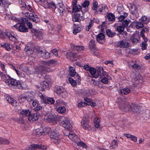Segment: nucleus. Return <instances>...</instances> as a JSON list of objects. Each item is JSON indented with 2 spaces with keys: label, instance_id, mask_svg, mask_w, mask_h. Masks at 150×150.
I'll return each instance as SVG.
<instances>
[{
  "label": "nucleus",
  "instance_id": "obj_1",
  "mask_svg": "<svg viewBox=\"0 0 150 150\" xmlns=\"http://www.w3.org/2000/svg\"><path fill=\"white\" fill-rule=\"evenodd\" d=\"M65 135L76 143L78 146H82L83 148L86 147L85 144L81 141L80 139L73 131L67 130L66 131Z\"/></svg>",
  "mask_w": 150,
  "mask_h": 150
},
{
  "label": "nucleus",
  "instance_id": "obj_2",
  "mask_svg": "<svg viewBox=\"0 0 150 150\" xmlns=\"http://www.w3.org/2000/svg\"><path fill=\"white\" fill-rule=\"evenodd\" d=\"M120 109L122 111L127 112L130 110V104L129 102L123 100L121 98H118L117 102Z\"/></svg>",
  "mask_w": 150,
  "mask_h": 150
},
{
  "label": "nucleus",
  "instance_id": "obj_3",
  "mask_svg": "<svg viewBox=\"0 0 150 150\" xmlns=\"http://www.w3.org/2000/svg\"><path fill=\"white\" fill-rule=\"evenodd\" d=\"M5 83L9 86L12 87L20 89H22L24 88V87L22 86V84L20 82L12 78L6 79L5 81Z\"/></svg>",
  "mask_w": 150,
  "mask_h": 150
},
{
  "label": "nucleus",
  "instance_id": "obj_4",
  "mask_svg": "<svg viewBox=\"0 0 150 150\" xmlns=\"http://www.w3.org/2000/svg\"><path fill=\"white\" fill-rule=\"evenodd\" d=\"M53 71V70L46 65L45 64L42 65L38 66L35 69V72L38 74H43L46 72H50Z\"/></svg>",
  "mask_w": 150,
  "mask_h": 150
},
{
  "label": "nucleus",
  "instance_id": "obj_5",
  "mask_svg": "<svg viewBox=\"0 0 150 150\" xmlns=\"http://www.w3.org/2000/svg\"><path fill=\"white\" fill-rule=\"evenodd\" d=\"M62 120L61 122V125L66 129L64 130V134H65L66 131L69 130L71 131L72 128V125L70 122L69 118L64 117H61L60 119Z\"/></svg>",
  "mask_w": 150,
  "mask_h": 150
},
{
  "label": "nucleus",
  "instance_id": "obj_6",
  "mask_svg": "<svg viewBox=\"0 0 150 150\" xmlns=\"http://www.w3.org/2000/svg\"><path fill=\"white\" fill-rule=\"evenodd\" d=\"M50 137L52 140L55 143L59 144L60 141L59 134L56 129L51 131L50 133Z\"/></svg>",
  "mask_w": 150,
  "mask_h": 150
},
{
  "label": "nucleus",
  "instance_id": "obj_7",
  "mask_svg": "<svg viewBox=\"0 0 150 150\" xmlns=\"http://www.w3.org/2000/svg\"><path fill=\"white\" fill-rule=\"evenodd\" d=\"M36 52L38 55L45 59H47L50 57V53L43 49L37 48L36 49Z\"/></svg>",
  "mask_w": 150,
  "mask_h": 150
},
{
  "label": "nucleus",
  "instance_id": "obj_8",
  "mask_svg": "<svg viewBox=\"0 0 150 150\" xmlns=\"http://www.w3.org/2000/svg\"><path fill=\"white\" fill-rule=\"evenodd\" d=\"M81 127L85 129H88L90 127L89 125V118L88 116L83 117L81 122Z\"/></svg>",
  "mask_w": 150,
  "mask_h": 150
},
{
  "label": "nucleus",
  "instance_id": "obj_9",
  "mask_svg": "<svg viewBox=\"0 0 150 150\" xmlns=\"http://www.w3.org/2000/svg\"><path fill=\"white\" fill-rule=\"evenodd\" d=\"M18 99L19 100L22 101L27 100L28 101H30L33 100V98L30 92H27L25 93L23 95L20 96Z\"/></svg>",
  "mask_w": 150,
  "mask_h": 150
},
{
  "label": "nucleus",
  "instance_id": "obj_10",
  "mask_svg": "<svg viewBox=\"0 0 150 150\" xmlns=\"http://www.w3.org/2000/svg\"><path fill=\"white\" fill-rule=\"evenodd\" d=\"M18 30L22 32H26L28 31V29L25 25V24L21 23L20 22H18L14 26Z\"/></svg>",
  "mask_w": 150,
  "mask_h": 150
},
{
  "label": "nucleus",
  "instance_id": "obj_11",
  "mask_svg": "<svg viewBox=\"0 0 150 150\" xmlns=\"http://www.w3.org/2000/svg\"><path fill=\"white\" fill-rule=\"evenodd\" d=\"M83 68L85 70L89 71L90 74L93 77L96 78L98 77V75H96V71L95 68L92 67H91L88 65H84Z\"/></svg>",
  "mask_w": 150,
  "mask_h": 150
},
{
  "label": "nucleus",
  "instance_id": "obj_12",
  "mask_svg": "<svg viewBox=\"0 0 150 150\" xmlns=\"http://www.w3.org/2000/svg\"><path fill=\"white\" fill-rule=\"evenodd\" d=\"M61 118V117L53 114L49 115L46 118L47 120L50 122H52L59 121Z\"/></svg>",
  "mask_w": 150,
  "mask_h": 150
},
{
  "label": "nucleus",
  "instance_id": "obj_13",
  "mask_svg": "<svg viewBox=\"0 0 150 150\" xmlns=\"http://www.w3.org/2000/svg\"><path fill=\"white\" fill-rule=\"evenodd\" d=\"M129 9L130 10L131 13L135 16L136 18H137L139 16V14L138 12V7L134 4L130 5Z\"/></svg>",
  "mask_w": 150,
  "mask_h": 150
},
{
  "label": "nucleus",
  "instance_id": "obj_14",
  "mask_svg": "<svg viewBox=\"0 0 150 150\" xmlns=\"http://www.w3.org/2000/svg\"><path fill=\"white\" fill-rule=\"evenodd\" d=\"M128 66L129 67H132V69L136 70H138L141 69V66L137 64V62L135 61H131L128 63Z\"/></svg>",
  "mask_w": 150,
  "mask_h": 150
},
{
  "label": "nucleus",
  "instance_id": "obj_15",
  "mask_svg": "<svg viewBox=\"0 0 150 150\" xmlns=\"http://www.w3.org/2000/svg\"><path fill=\"white\" fill-rule=\"evenodd\" d=\"M96 45L95 43V41L93 40H91L90 41L88 44V47L92 51V54L94 55H96V53L95 52H93L96 48Z\"/></svg>",
  "mask_w": 150,
  "mask_h": 150
},
{
  "label": "nucleus",
  "instance_id": "obj_16",
  "mask_svg": "<svg viewBox=\"0 0 150 150\" xmlns=\"http://www.w3.org/2000/svg\"><path fill=\"white\" fill-rule=\"evenodd\" d=\"M97 73L98 74L97 75L100 76V78L102 77L103 76H106L108 78L109 75L107 74L106 72L103 71V69L102 67H99L97 70Z\"/></svg>",
  "mask_w": 150,
  "mask_h": 150
},
{
  "label": "nucleus",
  "instance_id": "obj_17",
  "mask_svg": "<svg viewBox=\"0 0 150 150\" xmlns=\"http://www.w3.org/2000/svg\"><path fill=\"white\" fill-rule=\"evenodd\" d=\"M105 37L104 35L102 33L98 34L96 37V40L100 43L103 44L105 43Z\"/></svg>",
  "mask_w": 150,
  "mask_h": 150
},
{
  "label": "nucleus",
  "instance_id": "obj_18",
  "mask_svg": "<svg viewBox=\"0 0 150 150\" xmlns=\"http://www.w3.org/2000/svg\"><path fill=\"white\" fill-rule=\"evenodd\" d=\"M118 46L120 47L127 48L130 45L128 42L124 40H121L118 42Z\"/></svg>",
  "mask_w": 150,
  "mask_h": 150
},
{
  "label": "nucleus",
  "instance_id": "obj_19",
  "mask_svg": "<svg viewBox=\"0 0 150 150\" xmlns=\"http://www.w3.org/2000/svg\"><path fill=\"white\" fill-rule=\"evenodd\" d=\"M97 11L98 12H103V13H105L108 11V7L105 5H100L97 8Z\"/></svg>",
  "mask_w": 150,
  "mask_h": 150
},
{
  "label": "nucleus",
  "instance_id": "obj_20",
  "mask_svg": "<svg viewBox=\"0 0 150 150\" xmlns=\"http://www.w3.org/2000/svg\"><path fill=\"white\" fill-rule=\"evenodd\" d=\"M33 134L37 137H42L44 136L43 130L42 129H37L33 132Z\"/></svg>",
  "mask_w": 150,
  "mask_h": 150
},
{
  "label": "nucleus",
  "instance_id": "obj_21",
  "mask_svg": "<svg viewBox=\"0 0 150 150\" xmlns=\"http://www.w3.org/2000/svg\"><path fill=\"white\" fill-rule=\"evenodd\" d=\"M130 110L132 111L134 113H137L138 112L139 110V107L136 104L131 103L130 104Z\"/></svg>",
  "mask_w": 150,
  "mask_h": 150
},
{
  "label": "nucleus",
  "instance_id": "obj_22",
  "mask_svg": "<svg viewBox=\"0 0 150 150\" xmlns=\"http://www.w3.org/2000/svg\"><path fill=\"white\" fill-rule=\"evenodd\" d=\"M6 99L9 103L11 104L13 106H17V102L13 98L10 96H7Z\"/></svg>",
  "mask_w": 150,
  "mask_h": 150
},
{
  "label": "nucleus",
  "instance_id": "obj_23",
  "mask_svg": "<svg viewBox=\"0 0 150 150\" xmlns=\"http://www.w3.org/2000/svg\"><path fill=\"white\" fill-rule=\"evenodd\" d=\"M149 31V29L147 28H144L141 31L140 33V36L142 37L143 39L145 41H146L148 40V39L146 38L145 35V33H146Z\"/></svg>",
  "mask_w": 150,
  "mask_h": 150
},
{
  "label": "nucleus",
  "instance_id": "obj_24",
  "mask_svg": "<svg viewBox=\"0 0 150 150\" xmlns=\"http://www.w3.org/2000/svg\"><path fill=\"white\" fill-rule=\"evenodd\" d=\"M38 117L39 116L36 114H30L28 118L29 121L33 122L37 120Z\"/></svg>",
  "mask_w": 150,
  "mask_h": 150
},
{
  "label": "nucleus",
  "instance_id": "obj_25",
  "mask_svg": "<svg viewBox=\"0 0 150 150\" xmlns=\"http://www.w3.org/2000/svg\"><path fill=\"white\" fill-rule=\"evenodd\" d=\"M24 50L29 55L33 54L34 52V48L33 47L27 46L25 47Z\"/></svg>",
  "mask_w": 150,
  "mask_h": 150
},
{
  "label": "nucleus",
  "instance_id": "obj_26",
  "mask_svg": "<svg viewBox=\"0 0 150 150\" xmlns=\"http://www.w3.org/2000/svg\"><path fill=\"white\" fill-rule=\"evenodd\" d=\"M45 4H47V6H45V8H51L53 9H55L56 8V5L53 2H52L50 3H49L47 2V1H45L44 2Z\"/></svg>",
  "mask_w": 150,
  "mask_h": 150
},
{
  "label": "nucleus",
  "instance_id": "obj_27",
  "mask_svg": "<svg viewBox=\"0 0 150 150\" xmlns=\"http://www.w3.org/2000/svg\"><path fill=\"white\" fill-rule=\"evenodd\" d=\"M131 91V90L129 88L126 87L121 89L120 93L122 95H127Z\"/></svg>",
  "mask_w": 150,
  "mask_h": 150
},
{
  "label": "nucleus",
  "instance_id": "obj_28",
  "mask_svg": "<svg viewBox=\"0 0 150 150\" xmlns=\"http://www.w3.org/2000/svg\"><path fill=\"white\" fill-rule=\"evenodd\" d=\"M94 122L95 126L96 128H98L99 130H100L101 129V128L100 127V121L98 118L95 117L94 119Z\"/></svg>",
  "mask_w": 150,
  "mask_h": 150
},
{
  "label": "nucleus",
  "instance_id": "obj_29",
  "mask_svg": "<svg viewBox=\"0 0 150 150\" xmlns=\"http://www.w3.org/2000/svg\"><path fill=\"white\" fill-rule=\"evenodd\" d=\"M19 69L27 73H29V68L25 65L21 64L19 65Z\"/></svg>",
  "mask_w": 150,
  "mask_h": 150
},
{
  "label": "nucleus",
  "instance_id": "obj_30",
  "mask_svg": "<svg viewBox=\"0 0 150 150\" xmlns=\"http://www.w3.org/2000/svg\"><path fill=\"white\" fill-rule=\"evenodd\" d=\"M29 15H29V16L28 18H29L32 21L37 23L36 19L38 18V16L36 15H34L32 13H30Z\"/></svg>",
  "mask_w": 150,
  "mask_h": 150
},
{
  "label": "nucleus",
  "instance_id": "obj_31",
  "mask_svg": "<svg viewBox=\"0 0 150 150\" xmlns=\"http://www.w3.org/2000/svg\"><path fill=\"white\" fill-rule=\"evenodd\" d=\"M65 89L62 87L57 86L55 88V91L56 93L60 95L63 93L62 90Z\"/></svg>",
  "mask_w": 150,
  "mask_h": 150
},
{
  "label": "nucleus",
  "instance_id": "obj_32",
  "mask_svg": "<svg viewBox=\"0 0 150 150\" xmlns=\"http://www.w3.org/2000/svg\"><path fill=\"white\" fill-rule=\"evenodd\" d=\"M54 102V99L52 98H47L46 97L43 103H51L53 104Z\"/></svg>",
  "mask_w": 150,
  "mask_h": 150
},
{
  "label": "nucleus",
  "instance_id": "obj_33",
  "mask_svg": "<svg viewBox=\"0 0 150 150\" xmlns=\"http://www.w3.org/2000/svg\"><path fill=\"white\" fill-rule=\"evenodd\" d=\"M21 114L23 116H29L30 112L28 110H23L21 112Z\"/></svg>",
  "mask_w": 150,
  "mask_h": 150
},
{
  "label": "nucleus",
  "instance_id": "obj_34",
  "mask_svg": "<svg viewBox=\"0 0 150 150\" xmlns=\"http://www.w3.org/2000/svg\"><path fill=\"white\" fill-rule=\"evenodd\" d=\"M137 36L138 37V35H136L134 34H133L130 38V40H131L132 43H136L138 42L139 40L138 38H137Z\"/></svg>",
  "mask_w": 150,
  "mask_h": 150
},
{
  "label": "nucleus",
  "instance_id": "obj_35",
  "mask_svg": "<svg viewBox=\"0 0 150 150\" xmlns=\"http://www.w3.org/2000/svg\"><path fill=\"white\" fill-rule=\"evenodd\" d=\"M118 145V142L117 140H113L112 142L110 147V149H113L115 148Z\"/></svg>",
  "mask_w": 150,
  "mask_h": 150
},
{
  "label": "nucleus",
  "instance_id": "obj_36",
  "mask_svg": "<svg viewBox=\"0 0 150 150\" xmlns=\"http://www.w3.org/2000/svg\"><path fill=\"white\" fill-rule=\"evenodd\" d=\"M56 110L58 113L62 114L65 113L66 111V109L64 106L59 107Z\"/></svg>",
  "mask_w": 150,
  "mask_h": 150
},
{
  "label": "nucleus",
  "instance_id": "obj_37",
  "mask_svg": "<svg viewBox=\"0 0 150 150\" xmlns=\"http://www.w3.org/2000/svg\"><path fill=\"white\" fill-rule=\"evenodd\" d=\"M72 10L73 12H79L81 10V7L79 5L73 6Z\"/></svg>",
  "mask_w": 150,
  "mask_h": 150
},
{
  "label": "nucleus",
  "instance_id": "obj_38",
  "mask_svg": "<svg viewBox=\"0 0 150 150\" xmlns=\"http://www.w3.org/2000/svg\"><path fill=\"white\" fill-rule=\"evenodd\" d=\"M42 130L43 131L44 135H47L50 133L51 131H52L51 130V128L49 127H45Z\"/></svg>",
  "mask_w": 150,
  "mask_h": 150
},
{
  "label": "nucleus",
  "instance_id": "obj_39",
  "mask_svg": "<svg viewBox=\"0 0 150 150\" xmlns=\"http://www.w3.org/2000/svg\"><path fill=\"white\" fill-rule=\"evenodd\" d=\"M107 17L108 20L110 21H113L115 20V16L114 14L110 13L107 15Z\"/></svg>",
  "mask_w": 150,
  "mask_h": 150
},
{
  "label": "nucleus",
  "instance_id": "obj_40",
  "mask_svg": "<svg viewBox=\"0 0 150 150\" xmlns=\"http://www.w3.org/2000/svg\"><path fill=\"white\" fill-rule=\"evenodd\" d=\"M144 40V41L140 44V46H141L142 49L143 50H146L147 44L146 42L148 41V40L146 41H145Z\"/></svg>",
  "mask_w": 150,
  "mask_h": 150
},
{
  "label": "nucleus",
  "instance_id": "obj_41",
  "mask_svg": "<svg viewBox=\"0 0 150 150\" xmlns=\"http://www.w3.org/2000/svg\"><path fill=\"white\" fill-rule=\"evenodd\" d=\"M81 15L80 14L75 13H74V16L73 18V21L74 22L79 21V18H80Z\"/></svg>",
  "mask_w": 150,
  "mask_h": 150
},
{
  "label": "nucleus",
  "instance_id": "obj_42",
  "mask_svg": "<svg viewBox=\"0 0 150 150\" xmlns=\"http://www.w3.org/2000/svg\"><path fill=\"white\" fill-rule=\"evenodd\" d=\"M36 144H33L26 148L25 150H35L37 149Z\"/></svg>",
  "mask_w": 150,
  "mask_h": 150
},
{
  "label": "nucleus",
  "instance_id": "obj_43",
  "mask_svg": "<svg viewBox=\"0 0 150 150\" xmlns=\"http://www.w3.org/2000/svg\"><path fill=\"white\" fill-rule=\"evenodd\" d=\"M69 74L72 77L74 76L76 74V72L74 68L71 67L69 68Z\"/></svg>",
  "mask_w": 150,
  "mask_h": 150
},
{
  "label": "nucleus",
  "instance_id": "obj_44",
  "mask_svg": "<svg viewBox=\"0 0 150 150\" xmlns=\"http://www.w3.org/2000/svg\"><path fill=\"white\" fill-rule=\"evenodd\" d=\"M138 75H139L138 77L140 76L139 74H138ZM139 77H138V78H136V79H134V80L132 81L133 84V85L136 87L137 86L139 82Z\"/></svg>",
  "mask_w": 150,
  "mask_h": 150
},
{
  "label": "nucleus",
  "instance_id": "obj_45",
  "mask_svg": "<svg viewBox=\"0 0 150 150\" xmlns=\"http://www.w3.org/2000/svg\"><path fill=\"white\" fill-rule=\"evenodd\" d=\"M124 30V28L123 27V26L121 25L118 26L116 28V30L120 33V34L121 33L123 34L122 33L123 32Z\"/></svg>",
  "mask_w": 150,
  "mask_h": 150
},
{
  "label": "nucleus",
  "instance_id": "obj_46",
  "mask_svg": "<svg viewBox=\"0 0 150 150\" xmlns=\"http://www.w3.org/2000/svg\"><path fill=\"white\" fill-rule=\"evenodd\" d=\"M6 35L7 37L9 39L12 41H15L16 40L15 37L13 36L11 34L9 33H7L6 34Z\"/></svg>",
  "mask_w": 150,
  "mask_h": 150
},
{
  "label": "nucleus",
  "instance_id": "obj_47",
  "mask_svg": "<svg viewBox=\"0 0 150 150\" xmlns=\"http://www.w3.org/2000/svg\"><path fill=\"white\" fill-rule=\"evenodd\" d=\"M58 11L61 16H63L65 12V7H62L59 8Z\"/></svg>",
  "mask_w": 150,
  "mask_h": 150
},
{
  "label": "nucleus",
  "instance_id": "obj_48",
  "mask_svg": "<svg viewBox=\"0 0 150 150\" xmlns=\"http://www.w3.org/2000/svg\"><path fill=\"white\" fill-rule=\"evenodd\" d=\"M10 143L9 141L5 138H1L0 144H8Z\"/></svg>",
  "mask_w": 150,
  "mask_h": 150
},
{
  "label": "nucleus",
  "instance_id": "obj_49",
  "mask_svg": "<svg viewBox=\"0 0 150 150\" xmlns=\"http://www.w3.org/2000/svg\"><path fill=\"white\" fill-rule=\"evenodd\" d=\"M56 62L55 60L54 59H50L49 60L48 62H44L46 65H47V67H49L50 68V64H53L55 63Z\"/></svg>",
  "mask_w": 150,
  "mask_h": 150
},
{
  "label": "nucleus",
  "instance_id": "obj_50",
  "mask_svg": "<svg viewBox=\"0 0 150 150\" xmlns=\"http://www.w3.org/2000/svg\"><path fill=\"white\" fill-rule=\"evenodd\" d=\"M106 33L108 36L110 37L114 36L115 34V33L112 32L110 30H107Z\"/></svg>",
  "mask_w": 150,
  "mask_h": 150
},
{
  "label": "nucleus",
  "instance_id": "obj_51",
  "mask_svg": "<svg viewBox=\"0 0 150 150\" xmlns=\"http://www.w3.org/2000/svg\"><path fill=\"white\" fill-rule=\"evenodd\" d=\"M109 76H108V78L106 76H104L103 79H101V82L104 84H107L108 83V79H109Z\"/></svg>",
  "mask_w": 150,
  "mask_h": 150
},
{
  "label": "nucleus",
  "instance_id": "obj_52",
  "mask_svg": "<svg viewBox=\"0 0 150 150\" xmlns=\"http://www.w3.org/2000/svg\"><path fill=\"white\" fill-rule=\"evenodd\" d=\"M127 15L128 14L127 13H124L123 15L120 16L119 18V21H122L127 16Z\"/></svg>",
  "mask_w": 150,
  "mask_h": 150
},
{
  "label": "nucleus",
  "instance_id": "obj_53",
  "mask_svg": "<svg viewBox=\"0 0 150 150\" xmlns=\"http://www.w3.org/2000/svg\"><path fill=\"white\" fill-rule=\"evenodd\" d=\"M135 26L137 28L139 29L140 28L143 27L144 25L142 23L139 22L136 23Z\"/></svg>",
  "mask_w": 150,
  "mask_h": 150
},
{
  "label": "nucleus",
  "instance_id": "obj_54",
  "mask_svg": "<svg viewBox=\"0 0 150 150\" xmlns=\"http://www.w3.org/2000/svg\"><path fill=\"white\" fill-rule=\"evenodd\" d=\"M69 81L71 84L73 86H75L76 85V81L73 79L71 78H69Z\"/></svg>",
  "mask_w": 150,
  "mask_h": 150
},
{
  "label": "nucleus",
  "instance_id": "obj_55",
  "mask_svg": "<svg viewBox=\"0 0 150 150\" xmlns=\"http://www.w3.org/2000/svg\"><path fill=\"white\" fill-rule=\"evenodd\" d=\"M87 105V103L86 102L83 101H80L78 104V107H81L86 106Z\"/></svg>",
  "mask_w": 150,
  "mask_h": 150
},
{
  "label": "nucleus",
  "instance_id": "obj_56",
  "mask_svg": "<svg viewBox=\"0 0 150 150\" xmlns=\"http://www.w3.org/2000/svg\"><path fill=\"white\" fill-rule=\"evenodd\" d=\"M62 91H63V93H62L60 95L63 98H65L67 97L68 96V93L66 90L65 89H63Z\"/></svg>",
  "mask_w": 150,
  "mask_h": 150
},
{
  "label": "nucleus",
  "instance_id": "obj_57",
  "mask_svg": "<svg viewBox=\"0 0 150 150\" xmlns=\"http://www.w3.org/2000/svg\"><path fill=\"white\" fill-rule=\"evenodd\" d=\"M36 146H37L36 147L37 149H40L44 150H45L47 149V146L45 145H39L38 144H36Z\"/></svg>",
  "mask_w": 150,
  "mask_h": 150
},
{
  "label": "nucleus",
  "instance_id": "obj_58",
  "mask_svg": "<svg viewBox=\"0 0 150 150\" xmlns=\"http://www.w3.org/2000/svg\"><path fill=\"white\" fill-rule=\"evenodd\" d=\"M66 56L68 58H70L71 57H74V54L73 52H69L67 53Z\"/></svg>",
  "mask_w": 150,
  "mask_h": 150
},
{
  "label": "nucleus",
  "instance_id": "obj_59",
  "mask_svg": "<svg viewBox=\"0 0 150 150\" xmlns=\"http://www.w3.org/2000/svg\"><path fill=\"white\" fill-rule=\"evenodd\" d=\"M63 101L61 99H58L56 101L55 105L57 107L63 103Z\"/></svg>",
  "mask_w": 150,
  "mask_h": 150
},
{
  "label": "nucleus",
  "instance_id": "obj_60",
  "mask_svg": "<svg viewBox=\"0 0 150 150\" xmlns=\"http://www.w3.org/2000/svg\"><path fill=\"white\" fill-rule=\"evenodd\" d=\"M42 86V88H44H44L47 87L48 86V83L45 81H44L41 83V84Z\"/></svg>",
  "mask_w": 150,
  "mask_h": 150
},
{
  "label": "nucleus",
  "instance_id": "obj_61",
  "mask_svg": "<svg viewBox=\"0 0 150 150\" xmlns=\"http://www.w3.org/2000/svg\"><path fill=\"white\" fill-rule=\"evenodd\" d=\"M141 21H142L144 22L147 21V22H148L150 21V18H147V17L145 16H142L141 18Z\"/></svg>",
  "mask_w": 150,
  "mask_h": 150
},
{
  "label": "nucleus",
  "instance_id": "obj_62",
  "mask_svg": "<svg viewBox=\"0 0 150 150\" xmlns=\"http://www.w3.org/2000/svg\"><path fill=\"white\" fill-rule=\"evenodd\" d=\"M38 96L40 97V98L42 99V102L43 103L45 99V98H46V97L45 95H42V93L40 92H39L38 93Z\"/></svg>",
  "mask_w": 150,
  "mask_h": 150
},
{
  "label": "nucleus",
  "instance_id": "obj_63",
  "mask_svg": "<svg viewBox=\"0 0 150 150\" xmlns=\"http://www.w3.org/2000/svg\"><path fill=\"white\" fill-rule=\"evenodd\" d=\"M81 30V28L80 27H78L77 28L74 30L73 33L74 34H76L77 33L80 32Z\"/></svg>",
  "mask_w": 150,
  "mask_h": 150
},
{
  "label": "nucleus",
  "instance_id": "obj_64",
  "mask_svg": "<svg viewBox=\"0 0 150 150\" xmlns=\"http://www.w3.org/2000/svg\"><path fill=\"white\" fill-rule=\"evenodd\" d=\"M98 4V2L97 1H95L93 2V6L92 9L93 10H96L97 11V6Z\"/></svg>",
  "mask_w": 150,
  "mask_h": 150
}]
</instances>
